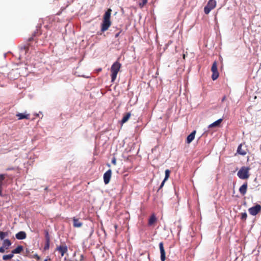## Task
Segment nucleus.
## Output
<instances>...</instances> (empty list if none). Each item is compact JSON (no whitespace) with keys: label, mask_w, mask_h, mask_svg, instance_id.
I'll return each mask as SVG.
<instances>
[{"label":"nucleus","mask_w":261,"mask_h":261,"mask_svg":"<svg viewBox=\"0 0 261 261\" xmlns=\"http://www.w3.org/2000/svg\"><path fill=\"white\" fill-rule=\"evenodd\" d=\"M170 171L169 169H166L165 170V176L164 179L163 180V181L161 183V185H160V186L158 191H159L160 189H161L163 188V187L164 185V184H165V181L169 178V176H170Z\"/></svg>","instance_id":"10"},{"label":"nucleus","mask_w":261,"mask_h":261,"mask_svg":"<svg viewBox=\"0 0 261 261\" xmlns=\"http://www.w3.org/2000/svg\"><path fill=\"white\" fill-rule=\"evenodd\" d=\"M45 242H50V237H49V233L47 231H45Z\"/></svg>","instance_id":"25"},{"label":"nucleus","mask_w":261,"mask_h":261,"mask_svg":"<svg viewBox=\"0 0 261 261\" xmlns=\"http://www.w3.org/2000/svg\"><path fill=\"white\" fill-rule=\"evenodd\" d=\"M23 250V247L22 246H18L15 249L12 251L13 254L20 253Z\"/></svg>","instance_id":"20"},{"label":"nucleus","mask_w":261,"mask_h":261,"mask_svg":"<svg viewBox=\"0 0 261 261\" xmlns=\"http://www.w3.org/2000/svg\"><path fill=\"white\" fill-rule=\"evenodd\" d=\"M131 116V113L128 112L125 114L121 120V123L123 124L125 122H126L129 119L130 117Z\"/></svg>","instance_id":"17"},{"label":"nucleus","mask_w":261,"mask_h":261,"mask_svg":"<svg viewBox=\"0 0 261 261\" xmlns=\"http://www.w3.org/2000/svg\"><path fill=\"white\" fill-rule=\"evenodd\" d=\"M14 256V254L12 253L8 255H4L3 256V259L4 260H9L12 258Z\"/></svg>","instance_id":"23"},{"label":"nucleus","mask_w":261,"mask_h":261,"mask_svg":"<svg viewBox=\"0 0 261 261\" xmlns=\"http://www.w3.org/2000/svg\"><path fill=\"white\" fill-rule=\"evenodd\" d=\"M121 67V64L118 61L113 64L111 67V82H114L117 77V74Z\"/></svg>","instance_id":"2"},{"label":"nucleus","mask_w":261,"mask_h":261,"mask_svg":"<svg viewBox=\"0 0 261 261\" xmlns=\"http://www.w3.org/2000/svg\"><path fill=\"white\" fill-rule=\"evenodd\" d=\"M211 70L213 72L212 75V79L213 81L216 80L218 79L219 76V73L217 70V64L216 61H215L212 65Z\"/></svg>","instance_id":"6"},{"label":"nucleus","mask_w":261,"mask_h":261,"mask_svg":"<svg viewBox=\"0 0 261 261\" xmlns=\"http://www.w3.org/2000/svg\"><path fill=\"white\" fill-rule=\"evenodd\" d=\"M159 248L161 253V261H165L166 260V252L164 248L163 243L160 242L159 244Z\"/></svg>","instance_id":"8"},{"label":"nucleus","mask_w":261,"mask_h":261,"mask_svg":"<svg viewBox=\"0 0 261 261\" xmlns=\"http://www.w3.org/2000/svg\"><path fill=\"white\" fill-rule=\"evenodd\" d=\"M34 40V36H32V37H31L30 38H29L28 39V42H31V41H32L33 40Z\"/></svg>","instance_id":"35"},{"label":"nucleus","mask_w":261,"mask_h":261,"mask_svg":"<svg viewBox=\"0 0 261 261\" xmlns=\"http://www.w3.org/2000/svg\"><path fill=\"white\" fill-rule=\"evenodd\" d=\"M114 227L115 229L116 230L117 229L118 226L117 225H115Z\"/></svg>","instance_id":"37"},{"label":"nucleus","mask_w":261,"mask_h":261,"mask_svg":"<svg viewBox=\"0 0 261 261\" xmlns=\"http://www.w3.org/2000/svg\"><path fill=\"white\" fill-rule=\"evenodd\" d=\"M242 145L240 144L237 149V152L242 155H245L246 154L247 152L245 150H244L242 148Z\"/></svg>","instance_id":"21"},{"label":"nucleus","mask_w":261,"mask_h":261,"mask_svg":"<svg viewBox=\"0 0 261 261\" xmlns=\"http://www.w3.org/2000/svg\"><path fill=\"white\" fill-rule=\"evenodd\" d=\"M185 56H185V54H184V55H183V58H184V59H185Z\"/></svg>","instance_id":"39"},{"label":"nucleus","mask_w":261,"mask_h":261,"mask_svg":"<svg viewBox=\"0 0 261 261\" xmlns=\"http://www.w3.org/2000/svg\"><path fill=\"white\" fill-rule=\"evenodd\" d=\"M112 176V171L111 169L108 170L107 172L104 173L103 175V180L105 184L109 183L111 177Z\"/></svg>","instance_id":"9"},{"label":"nucleus","mask_w":261,"mask_h":261,"mask_svg":"<svg viewBox=\"0 0 261 261\" xmlns=\"http://www.w3.org/2000/svg\"><path fill=\"white\" fill-rule=\"evenodd\" d=\"M15 237L18 240H23L26 238L27 234L24 231H21L17 233L15 235Z\"/></svg>","instance_id":"13"},{"label":"nucleus","mask_w":261,"mask_h":261,"mask_svg":"<svg viewBox=\"0 0 261 261\" xmlns=\"http://www.w3.org/2000/svg\"><path fill=\"white\" fill-rule=\"evenodd\" d=\"M225 98H226V96H224L222 98V101H224L225 100Z\"/></svg>","instance_id":"36"},{"label":"nucleus","mask_w":261,"mask_h":261,"mask_svg":"<svg viewBox=\"0 0 261 261\" xmlns=\"http://www.w3.org/2000/svg\"><path fill=\"white\" fill-rule=\"evenodd\" d=\"M250 169V167L245 166L241 167L237 173L238 177L242 179L248 178L249 177V171Z\"/></svg>","instance_id":"3"},{"label":"nucleus","mask_w":261,"mask_h":261,"mask_svg":"<svg viewBox=\"0 0 261 261\" xmlns=\"http://www.w3.org/2000/svg\"><path fill=\"white\" fill-rule=\"evenodd\" d=\"M49 244H50V242H45V246H44V249L45 250H47V249H49Z\"/></svg>","instance_id":"29"},{"label":"nucleus","mask_w":261,"mask_h":261,"mask_svg":"<svg viewBox=\"0 0 261 261\" xmlns=\"http://www.w3.org/2000/svg\"><path fill=\"white\" fill-rule=\"evenodd\" d=\"M5 178V175L4 174H0V184H3V181Z\"/></svg>","instance_id":"28"},{"label":"nucleus","mask_w":261,"mask_h":261,"mask_svg":"<svg viewBox=\"0 0 261 261\" xmlns=\"http://www.w3.org/2000/svg\"><path fill=\"white\" fill-rule=\"evenodd\" d=\"M97 70L98 72H100L101 71V68L98 69Z\"/></svg>","instance_id":"38"},{"label":"nucleus","mask_w":261,"mask_h":261,"mask_svg":"<svg viewBox=\"0 0 261 261\" xmlns=\"http://www.w3.org/2000/svg\"><path fill=\"white\" fill-rule=\"evenodd\" d=\"M217 5V2L215 0H209L207 2V5L204 8V12L205 14H208L211 11L214 9Z\"/></svg>","instance_id":"4"},{"label":"nucleus","mask_w":261,"mask_h":261,"mask_svg":"<svg viewBox=\"0 0 261 261\" xmlns=\"http://www.w3.org/2000/svg\"><path fill=\"white\" fill-rule=\"evenodd\" d=\"M10 233L9 231H7L6 232H3L0 230V239L1 240H4L5 238L8 237Z\"/></svg>","instance_id":"22"},{"label":"nucleus","mask_w":261,"mask_h":261,"mask_svg":"<svg viewBox=\"0 0 261 261\" xmlns=\"http://www.w3.org/2000/svg\"><path fill=\"white\" fill-rule=\"evenodd\" d=\"M33 258H36V259H37V260H39V259H40V256H39L38 254H36L34 255V256H33Z\"/></svg>","instance_id":"33"},{"label":"nucleus","mask_w":261,"mask_h":261,"mask_svg":"<svg viewBox=\"0 0 261 261\" xmlns=\"http://www.w3.org/2000/svg\"><path fill=\"white\" fill-rule=\"evenodd\" d=\"M56 250L60 252L61 256L62 257L67 252L68 248L66 245H62L58 246L56 248Z\"/></svg>","instance_id":"7"},{"label":"nucleus","mask_w":261,"mask_h":261,"mask_svg":"<svg viewBox=\"0 0 261 261\" xmlns=\"http://www.w3.org/2000/svg\"><path fill=\"white\" fill-rule=\"evenodd\" d=\"M83 225V223L80 221L79 219L73 217V226L74 227H81Z\"/></svg>","instance_id":"16"},{"label":"nucleus","mask_w":261,"mask_h":261,"mask_svg":"<svg viewBox=\"0 0 261 261\" xmlns=\"http://www.w3.org/2000/svg\"><path fill=\"white\" fill-rule=\"evenodd\" d=\"M118 30H119V32H118L117 33H116V34H115V38H117V37H119V36L120 35V33H121L122 32V30L121 28H120V29H119Z\"/></svg>","instance_id":"30"},{"label":"nucleus","mask_w":261,"mask_h":261,"mask_svg":"<svg viewBox=\"0 0 261 261\" xmlns=\"http://www.w3.org/2000/svg\"><path fill=\"white\" fill-rule=\"evenodd\" d=\"M11 244L12 243L10 240H4L3 242V246L6 249H8L9 247L11 245Z\"/></svg>","instance_id":"18"},{"label":"nucleus","mask_w":261,"mask_h":261,"mask_svg":"<svg viewBox=\"0 0 261 261\" xmlns=\"http://www.w3.org/2000/svg\"><path fill=\"white\" fill-rule=\"evenodd\" d=\"M248 212L250 215L255 216L261 212V205L257 204L255 206L249 208Z\"/></svg>","instance_id":"5"},{"label":"nucleus","mask_w":261,"mask_h":261,"mask_svg":"<svg viewBox=\"0 0 261 261\" xmlns=\"http://www.w3.org/2000/svg\"><path fill=\"white\" fill-rule=\"evenodd\" d=\"M112 163L114 165H116V159L115 157L113 158L112 160Z\"/></svg>","instance_id":"31"},{"label":"nucleus","mask_w":261,"mask_h":261,"mask_svg":"<svg viewBox=\"0 0 261 261\" xmlns=\"http://www.w3.org/2000/svg\"><path fill=\"white\" fill-rule=\"evenodd\" d=\"M196 130L193 131L187 138V143L190 144L195 138Z\"/></svg>","instance_id":"15"},{"label":"nucleus","mask_w":261,"mask_h":261,"mask_svg":"<svg viewBox=\"0 0 261 261\" xmlns=\"http://www.w3.org/2000/svg\"><path fill=\"white\" fill-rule=\"evenodd\" d=\"M247 182L244 183L242 186H241L239 188V192L242 195H244L247 192Z\"/></svg>","instance_id":"14"},{"label":"nucleus","mask_w":261,"mask_h":261,"mask_svg":"<svg viewBox=\"0 0 261 261\" xmlns=\"http://www.w3.org/2000/svg\"><path fill=\"white\" fill-rule=\"evenodd\" d=\"M157 221V219L155 217V215L153 214L151 215V216L150 217L149 220H148V226H152L155 223H156Z\"/></svg>","instance_id":"12"},{"label":"nucleus","mask_w":261,"mask_h":261,"mask_svg":"<svg viewBox=\"0 0 261 261\" xmlns=\"http://www.w3.org/2000/svg\"><path fill=\"white\" fill-rule=\"evenodd\" d=\"M148 0H141V2L139 4V6L141 8H142L144 5L146 4Z\"/></svg>","instance_id":"27"},{"label":"nucleus","mask_w":261,"mask_h":261,"mask_svg":"<svg viewBox=\"0 0 261 261\" xmlns=\"http://www.w3.org/2000/svg\"><path fill=\"white\" fill-rule=\"evenodd\" d=\"M44 261H48V260L47 259H46Z\"/></svg>","instance_id":"40"},{"label":"nucleus","mask_w":261,"mask_h":261,"mask_svg":"<svg viewBox=\"0 0 261 261\" xmlns=\"http://www.w3.org/2000/svg\"><path fill=\"white\" fill-rule=\"evenodd\" d=\"M16 116L18 117L19 120L23 119H29L30 115L27 113V112H24V113H18L16 114Z\"/></svg>","instance_id":"11"},{"label":"nucleus","mask_w":261,"mask_h":261,"mask_svg":"<svg viewBox=\"0 0 261 261\" xmlns=\"http://www.w3.org/2000/svg\"><path fill=\"white\" fill-rule=\"evenodd\" d=\"M2 191H3V186L2 184H0V196H2Z\"/></svg>","instance_id":"34"},{"label":"nucleus","mask_w":261,"mask_h":261,"mask_svg":"<svg viewBox=\"0 0 261 261\" xmlns=\"http://www.w3.org/2000/svg\"><path fill=\"white\" fill-rule=\"evenodd\" d=\"M222 119H219L218 120L216 121L215 122H213V123L209 125L208 127L212 128L213 127L218 126H219L220 123L222 122Z\"/></svg>","instance_id":"19"},{"label":"nucleus","mask_w":261,"mask_h":261,"mask_svg":"<svg viewBox=\"0 0 261 261\" xmlns=\"http://www.w3.org/2000/svg\"><path fill=\"white\" fill-rule=\"evenodd\" d=\"M247 217V215L246 213H243L241 214V219L242 220L246 221Z\"/></svg>","instance_id":"26"},{"label":"nucleus","mask_w":261,"mask_h":261,"mask_svg":"<svg viewBox=\"0 0 261 261\" xmlns=\"http://www.w3.org/2000/svg\"><path fill=\"white\" fill-rule=\"evenodd\" d=\"M30 44L29 43H27L26 44L23 45L21 47V49H23L26 52L29 50Z\"/></svg>","instance_id":"24"},{"label":"nucleus","mask_w":261,"mask_h":261,"mask_svg":"<svg viewBox=\"0 0 261 261\" xmlns=\"http://www.w3.org/2000/svg\"><path fill=\"white\" fill-rule=\"evenodd\" d=\"M112 11V9L109 8L103 15V19L100 25V31L102 33L107 31L111 25V15Z\"/></svg>","instance_id":"1"},{"label":"nucleus","mask_w":261,"mask_h":261,"mask_svg":"<svg viewBox=\"0 0 261 261\" xmlns=\"http://www.w3.org/2000/svg\"><path fill=\"white\" fill-rule=\"evenodd\" d=\"M5 248L3 246L0 247V252L1 253H4L5 252Z\"/></svg>","instance_id":"32"}]
</instances>
